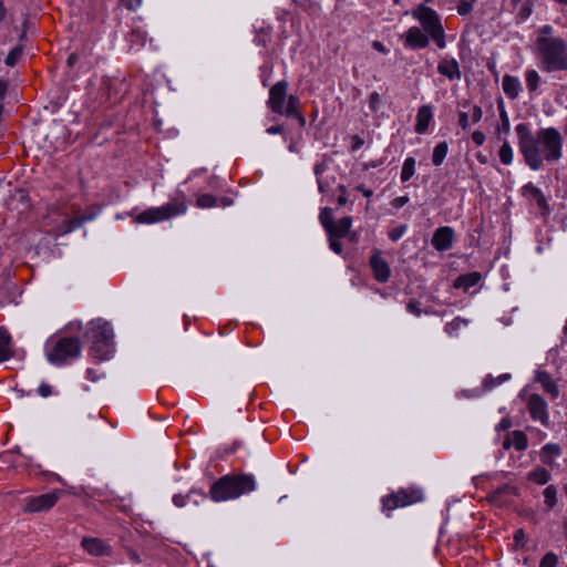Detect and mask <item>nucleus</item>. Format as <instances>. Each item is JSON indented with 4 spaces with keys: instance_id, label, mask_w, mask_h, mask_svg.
I'll return each mask as SVG.
<instances>
[{
    "instance_id": "obj_17",
    "label": "nucleus",
    "mask_w": 567,
    "mask_h": 567,
    "mask_svg": "<svg viewBox=\"0 0 567 567\" xmlns=\"http://www.w3.org/2000/svg\"><path fill=\"white\" fill-rule=\"evenodd\" d=\"M437 72L450 81H458L461 79L460 65L454 58L442 59L437 64Z\"/></svg>"
},
{
    "instance_id": "obj_64",
    "label": "nucleus",
    "mask_w": 567,
    "mask_h": 567,
    "mask_svg": "<svg viewBox=\"0 0 567 567\" xmlns=\"http://www.w3.org/2000/svg\"><path fill=\"white\" fill-rule=\"evenodd\" d=\"M377 166H378V164L374 163V162L373 163H365L364 164V169L374 168Z\"/></svg>"
},
{
    "instance_id": "obj_1",
    "label": "nucleus",
    "mask_w": 567,
    "mask_h": 567,
    "mask_svg": "<svg viewBox=\"0 0 567 567\" xmlns=\"http://www.w3.org/2000/svg\"><path fill=\"white\" fill-rule=\"evenodd\" d=\"M515 132L519 153L532 171H539L544 162H558L563 157L564 138L557 128L545 127L534 134L529 124L519 123Z\"/></svg>"
},
{
    "instance_id": "obj_36",
    "label": "nucleus",
    "mask_w": 567,
    "mask_h": 567,
    "mask_svg": "<svg viewBox=\"0 0 567 567\" xmlns=\"http://www.w3.org/2000/svg\"><path fill=\"white\" fill-rule=\"evenodd\" d=\"M499 120L501 123L497 126L498 133L507 134L511 130V122L504 105L499 106Z\"/></svg>"
},
{
    "instance_id": "obj_47",
    "label": "nucleus",
    "mask_w": 567,
    "mask_h": 567,
    "mask_svg": "<svg viewBox=\"0 0 567 567\" xmlns=\"http://www.w3.org/2000/svg\"><path fill=\"white\" fill-rule=\"evenodd\" d=\"M486 136L482 131H474L472 133V141L475 145L481 146L485 143Z\"/></svg>"
},
{
    "instance_id": "obj_57",
    "label": "nucleus",
    "mask_w": 567,
    "mask_h": 567,
    "mask_svg": "<svg viewBox=\"0 0 567 567\" xmlns=\"http://www.w3.org/2000/svg\"><path fill=\"white\" fill-rule=\"evenodd\" d=\"M372 45H373L374 50H377V51H379L381 53H384V54L388 53V50H386V48L384 47V44L382 42L374 41Z\"/></svg>"
},
{
    "instance_id": "obj_20",
    "label": "nucleus",
    "mask_w": 567,
    "mask_h": 567,
    "mask_svg": "<svg viewBox=\"0 0 567 567\" xmlns=\"http://www.w3.org/2000/svg\"><path fill=\"white\" fill-rule=\"evenodd\" d=\"M527 445V436L522 431H513L508 433L503 442V446L506 450L514 447L516 451H524L526 450Z\"/></svg>"
},
{
    "instance_id": "obj_33",
    "label": "nucleus",
    "mask_w": 567,
    "mask_h": 567,
    "mask_svg": "<svg viewBox=\"0 0 567 567\" xmlns=\"http://www.w3.org/2000/svg\"><path fill=\"white\" fill-rule=\"evenodd\" d=\"M447 151H449V147L445 142L439 143L434 147L433 155H432V162L435 166H440L444 162V159L447 155Z\"/></svg>"
},
{
    "instance_id": "obj_34",
    "label": "nucleus",
    "mask_w": 567,
    "mask_h": 567,
    "mask_svg": "<svg viewBox=\"0 0 567 567\" xmlns=\"http://www.w3.org/2000/svg\"><path fill=\"white\" fill-rule=\"evenodd\" d=\"M525 81H526V86H527L529 93H533L538 87V84L540 82V76L536 70H526Z\"/></svg>"
},
{
    "instance_id": "obj_48",
    "label": "nucleus",
    "mask_w": 567,
    "mask_h": 567,
    "mask_svg": "<svg viewBox=\"0 0 567 567\" xmlns=\"http://www.w3.org/2000/svg\"><path fill=\"white\" fill-rule=\"evenodd\" d=\"M406 310L413 315V316H416V317H420L422 315V310L419 306L417 302L415 301H410L406 306Z\"/></svg>"
},
{
    "instance_id": "obj_59",
    "label": "nucleus",
    "mask_w": 567,
    "mask_h": 567,
    "mask_svg": "<svg viewBox=\"0 0 567 567\" xmlns=\"http://www.w3.org/2000/svg\"><path fill=\"white\" fill-rule=\"evenodd\" d=\"M317 183H318V188H319V192L320 193H324L327 190V188L329 187V184L326 183L323 181V178H318L317 179Z\"/></svg>"
},
{
    "instance_id": "obj_55",
    "label": "nucleus",
    "mask_w": 567,
    "mask_h": 567,
    "mask_svg": "<svg viewBox=\"0 0 567 567\" xmlns=\"http://www.w3.org/2000/svg\"><path fill=\"white\" fill-rule=\"evenodd\" d=\"M471 10H472V4H471V3H467V2L462 3V4H461V6H458V8H457V12H458L461 16H465V14H467Z\"/></svg>"
},
{
    "instance_id": "obj_51",
    "label": "nucleus",
    "mask_w": 567,
    "mask_h": 567,
    "mask_svg": "<svg viewBox=\"0 0 567 567\" xmlns=\"http://www.w3.org/2000/svg\"><path fill=\"white\" fill-rule=\"evenodd\" d=\"M38 393L42 398H48V396H50L52 394V388L49 384H44V383L40 384L39 388H38Z\"/></svg>"
},
{
    "instance_id": "obj_21",
    "label": "nucleus",
    "mask_w": 567,
    "mask_h": 567,
    "mask_svg": "<svg viewBox=\"0 0 567 567\" xmlns=\"http://www.w3.org/2000/svg\"><path fill=\"white\" fill-rule=\"evenodd\" d=\"M433 120V112L432 107L430 105H423L419 109L416 114V124H415V132L419 134H424L430 123Z\"/></svg>"
},
{
    "instance_id": "obj_56",
    "label": "nucleus",
    "mask_w": 567,
    "mask_h": 567,
    "mask_svg": "<svg viewBox=\"0 0 567 567\" xmlns=\"http://www.w3.org/2000/svg\"><path fill=\"white\" fill-rule=\"evenodd\" d=\"M355 189L362 193V195L367 198H370L373 195V192L369 188H365L364 185H358Z\"/></svg>"
},
{
    "instance_id": "obj_60",
    "label": "nucleus",
    "mask_w": 567,
    "mask_h": 567,
    "mask_svg": "<svg viewBox=\"0 0 567 567\" xmlns=\"http://www.w3.org/2000/svg\"><path fill=\"white\" fill-rule=\"evenodd\" d=\"M268 134L270 135H275V134H280L282 132V127L277 125V126H270L267 128L266 131Z\"/></svg>"
},
{
    "instance_id": "obj_32",
    "label": "nucleus",
    "mask_w": 567,
    "mask_h": 567,
    "mask_svg": "<svg viewBox=\"0 0 567 567\" xmlns=\"http://www.w3.org/2000/svg\"><path fill=\"white\" fill-rule=\"evenodd\" d=\"M415 174V158L409 156L404 159L402 171H401V181L403 183L410 181L412 176Z\"/></svg>"
},
{
    "instance_id": "obj_44",
    "label": "nucleus",
    "mask_w": 567,
    "mask_h": 567,
    "mask_svg": "<svg viewBox=\"0 0 567 567\" xmlns=\"http://www.w3.org/2000/svg\"><path fill=\"white\" fill-rule=\"evenodd\" d=\"M380 102H381V99H380L379 93L373 92V93L370 94V96H369V105H370V109L372 111H377L379 109Z\"/></svg>"
},
{
    "instance_id": "obj_15",
    "label": "nucleus",
    "mask_w": 567,
    "mask_h": 567,
    "mask_svg": "<svg viewBox=\"0 0 567 567\" xmlns=\"http://www.w3.org/2000/svg\"><path fill=\"white\" fill-rule=\"evenodd\" d=\"M453 239L454 230L451 227H439L432 237V245L436 250L444 251L452 247Z\"/></svg>"
},
{
    "instance_id": "obj_46",
    "label": "nucleus",
    "mask_w": 567,
    "mask_h": 567,
    "mask_svg": "<svg viewBox=\"0 0 567 567\" xmlns=\"http://www.w3.org/2000/svg\"><path fill=\"white\" fill-rule=\"evenodd\" d=\"M406 226H401L399 228H395L389 233V238L393 241L399 240L405 233Z\"/></svg>"
},
{
    "instance_id": "obj_35",
    "label": "nucleus",
    "mask_w": 567,
    "mask_h": 567,
    "mask_svg": "<svg viewBox=\"0 0 567 567\" xmlns=\"http://www.w3.org/2000/svg\"><path fill=\"white\" fill-rule=\"evenodd\" d=\"M544 502L548 508H553L557 503V488L554 485H549L544 489Z\"/></svg>"
},
{
    "instance_id": "obj_41",
    "label": "nucleus",
    "mask_w": 567,
    "mask_h": 567,
    "mask_svg": "<svg viewBox=\"0 0 567 567\" xmlns=\"http://www.w3.org/2000/svg\"><path fill=\"white\" fill-rule=\"evenodd\" d=\"M194 495H198V492L195 489L190 491L187 495L176 494L173 496V503L177 507H184L188 499Z\"/></svg>"
},
{
    "instance_id": "obj_11",
    "label": "nucleus",
    "mask_w": 567,
    "mask_h": 567,
    "mask_svg": "<svg viewBox=\"0 0 567 567\" xmlns=\"http://www.w3.org/2000/svg\"><path fill=\"white\" fill-rule=\"evenodd\" d=\"M528 412L534 421H538L544 426L549 425L548 405L544 398L538 394H532L527 401Z\"/></svg>"
},
{
    "instance_id": "obj_16",
    "label": "nucleus",
    "mask_w": 567,
    "mask_h": 567,
    "mask_svg": "<svg viewBox=\"0 0 567 567\" xmlns=\"http://www.w3.org/2000/svg\"><path fill=\"white\" fill-rule=\"evenodd\" d=\"M563 450L556 443H547L539 451L540 462L549 467L557 466L556 460L560 457Z\"/></svg>"
},
{
    "instance_id": "obj_26",
    "label": "nucleus",
    "mask_w": 567,
    "mask_h": 567,
    "mask_svg": "<svg viewBox=\"0 0 567 567\" xmlns=\"http://www.w3.org/2000/svg\"><path fill=\"white\" fill-rule=\"evenodd\" d=\"M11 355V336L4 328H0V362L7 361Z\"/></svg>"
},
{
    "instance_id": "obj_31",
    "label": "nucleus",
    "mask_w": 567,
    "mask_h": 567,
    "mask_svg": "<svg viewBox=\"0 0 567 567\" xmlns=\"http://www.w3.org/2000/svg\"><path fill=\"white\" fill-rule=\"evenodd\" d=\"M498 157L502 164L512 165L514 161V151L507 140H505L499 147Z\"/></svg>"
},
{
    "instance_id": "obj_58",
    "label": "nucleus",
    "mask_w": 567,
    "mask_h": 567,
    "mask_svg": "<svg viewBox=\"0 0 567 567\" xmlns=\"http://www.w3.org/2000/svg\"><path fill=\"white\" fill-rule=\"evenodd\" d=\"M511 426V421L508 419H503L498 425L496 426L497 430H507Z\"/></svg>"
},
{
    "instance_id": "obj_62",
    "label": "nucleus",
    "mask_w": 567,
    "mask_h": 567,
    "mask_svg": "<svg viewBox=\"0 0 567 567\" xmlns=\"http://www.w3.org/2000/svg\"><path fill=\"white\" fill-rule=\"evenodd\" d=\"M7 92V84L2 81H0V101L4 97V94Z\"/></svg>"
},
{
    "instance_id": "obj_19",
    "label": "nucleus",
    "mask_w": 567,
    "mask_h": 567,
    "mask_svg": "<svg viewBox=\"0 0 567 567\" xmlns=\"http://www.w3.org/2000/svg\"><path fill=\"white\" fill-rule=\"evenodd\" d=\"M483 111L478 105H473L470 112H458V125L467 130L471 124H476L482 120Z\"/></svg>"
},
{
    "instance_id": "obj_38",
    "label": "nucleus",
    "mask_w": 567,
    "mask_h": 567,
    "mask_svg": "<svg viewBox=\"0 0 567 567\" xmlns=\"http://www.w3.org/2000/svg\"><path fill=\"white\" fill-rule=\"evenodd\" d=\"M466 326V321L461 318H455L451 322L446 323L444 331L450 336H456V331Z\"/></svg>"
},
{
    "instance_id": "obj_8",
    "label": "nucleus",
    "mask_w": 567,
    "mask_h": 567,
    "mask_svg": "<svg viewBox=\"0 0 567 567\" xmlns=\"http://www.w3.org/2000/svg\"><path fill=\"white\" fill-rule=\"evenodd\" d=\"M423 499L421 489L417 488H402L395 494L383 498V509L393 511L398 507H405Z\"/></svg>"
},
{
    "instance_id": "obj_28",
    "label": "nucleus",
    "mask_w": 567,
    "mask_h": 567,
    "mask_svg": "<svg viewBox=\"0 0 567 567\" xmlns=\"http://www.w3.org/2000/svg\"><path fill=\"white\" fill-rule=\"evenodd\" d=\"M96 214H83L79 217L70 218L65 221V228L63 229V234H68L79 229L84 223L91 221L95 218Z\"/></svg>"
},
{
    "instance_id": "obj_10",
    "label": "nucleus",
    "mask_w": 567,
    "mask_h": 567,
    "mask_svg": "<svg viewBox=\"0 0 567 567\" xmlns=\"http://www.w3.org/2000/svg\"><path fill=\"white\" fill-rule=\"evenodd\" d=\"M61 496V492L55 489L38 496H28L23 499V511L27 513L44 512L52 508Z\"/></svg>"
},
{
    "instance_id": "obj_43",
    "label": "nucleus",
    "mask_w": 567,
    "mask_h": 567,
    "mask_svg": "<svg viewBox=\"0 0 567 567\" xmlns=\"http://www.w3.org/2000/svg\"><path fill=\"white\" fill-rule=\"evenodd\" d=\"M341 237H337L334 235H329V245L331 250H333L336 254L342 252V244L340 243Z\"/></svg>"
},
{
    "instance_id": "obj_61",
    "label": "nucleus",
    "mask_w": 567,
    "mask_h": 567,
    "mask_svg": "<svg viewBox=\"0 0 567 567\" xmlns=\"http://www.w3.org/2000/svg\"><path fill=\"white\" fill-rule=\"evenodd\" d=\"M340 190L342 192V195L338 197V204L346 205L348 202L347 197L344 196L346 188L343 186H340Z\"/></svg>"
},
{
    "instance_id": "obj_45",
    "label": "nucleus",
    "mask_w": 567,
    "mask_h": 567,
    "mask_svg": "<svg viewBox=\"0 0 567 567\" xmlns=\"http://www.w3.org/2000/svg\"><path fill=\"white\" fill-rule=\"evenodd\" d=\"M327 168H328L327 161H321L315 165L313 172H315L317 179L322 178L321 175L327 171Z\"/></svg>"
},
{
    "instance_id": "obj_9",
    "label": "nucleus",
    "mask_w": 567,
    "mask_h": 567,
    "mask_svg": "<svg viewBox=\"0 0 567 567\" xmlns=\"http://www.w3.org/2000/svg\"><path fill=\"white\" fill-rule=\"evenodd\" d=\"M186 212L184 203H167L161 207L148 208L144 210V223H158L173 216L182 215Z\"/></svg>"
},
{
    "instance_id": "obj_29",
    "label": "nucleus",
    "mask_w": 567,
    "mask_h": 567,
    "mask_svg": "<svg viewBox=\"0 0 567 567\" xmlns=\"http://www.w3.org/2000/svg\"><path fill=\"white\" fill-rule=\"evenodd\" d=\"M550 473L542 466L535 467L527 474V480L537 485H545L550 481Z\"/></svg>"
},
{
    "instance_id": "obj_3",
    "label": "nucleus",
    "mask_w": 567,
    "mask_h": 567,
    "mask_svg": "<svg viewBox=\"0 0 567 567\" xmlns=\"http://www.w3.org/2000/svg\"><path fill=\"white\" fill-rule=\"evenodd\" d=\"M82 329L81 321H71L62 332L47 340L44 350L51 364L62 367L80 358L82 344L79 337L68 336L66 332H79Z\"/></svg>"
},
{
    "instance_id": "obj_13",
    "label": "nucleus",
    "mask_w": 567,
    "mask_h": 567,
    "mask_svg": "<svg viewBox=\"0 0 567 567\" xmlns=\"http://www.w3.org/2000/svg\"><path fill=\"white\" fill-rule=\"evenodd\" d=\"M81 546L87 554L92 556H110L112 554L111 546L96 537H83L81 540Z\"/></svg>"
},
{
    "instance_id": "obj_53",
    "label": "nucleus",
    "mask_w": 567,
    "mask_h": 567,
    "mask_svg": "<svg viewBox=\"0 0 567 567\" xmlns=\"http://www.w3.org/2000/svg\"><path fill=\"white\" fill-rule=\"evenodd\" d=\"M514 540L517 545H523V543L525 540V533L523 529L515 530Z\"/></svg>"
},
{
    "instance_id": "obj_25",
    "label": "nucleus",
    "mask_w": 567,
    "mask_h": 567,
    "mask_svg": "<svg viewBox=\"0 0 567 567\" xmlns=\"http://www.w3.org/2000/svg\"><path fill=\"white\" fill-rule=\"evenodd\" d=\"M482 279V276L480 272H470L460 276L454 281V287L456 289H463L464 291H468L472 287L476 286Z\"/></svg>"
},
{
    "instance_id": "obj_7",
    "label": "nucleus",
    "mask_w": 567,
    "mask_h": 567,
    "mask_svg": "<svg viewBox=\"0 0 567 567\" xmlns=\"http://www.w3.org/2000/svg\"><path fill=\"white\" fill-rule=\"evenodd\" d=\"M412 17L420 22L422 30L432 39L439 49L446 47L445 31L441 18L435 10L421 4L413 10Z\"/></svg>"
},
{
    "instance_id": "obj_24",
    "label": "nucleus",
    "mask_w": 567,
    "mask_h": 567,
    "mask_svg": "<svg viewBox=\"0 0 567 567\" xmlns=\"http://www.w3.org/2000/svg\"><path fill=\"white\" fill-rule=\"evenodd\" d=\"M197 206L199 208H212V207H216V206H229L231 205V200L226 198V197H221V198H216L214 197L213 195H209V194H203V195H199L197 197Z\"/></svg>"
},
{
    "instance_id": "obj_63",
    "label": "nucleus",
    "mask_w": 567,
    "mask_h": 567,
    "mask_svg": "<svg viewBox=\"0 0 567 567\" xmlns=\"http://www.w3.org/2000/svg\"><path fill=\"white\" fill-rule=\"evenodd\" d=\"M363 141L359 137H354V145L352 146V150H357L362 145Z\"/></svg>"
},
{
    "instance_id": "obj_37",
    "label": "nucleus",
    "mask_w": 567,
    "mask_h": 567,
    "mask_svg": "<svg viewBox=\"0 0 567 567\" xmlns=\"http://www.w3.org/2000/svg\"><path fill=\"white\" fill-rule=\"evenodd\" d=\"M332 218H333V215H332V209L331 208L324 207V208L321 209L320 215H319V219H320V223L323 226V228L327 230V233L329 231V229L333 225Z\"/></svg>"
},
{
    "instance_id": "obj_42",
    "label": "nucleus",
    "mask_w": 567,
    "mask_h": 567,
    "mask_svg": "<svg viewBox=\"0 0 567 567\" xmlns=\"http://www.w3.org/2000/svg\"><path fill=\"white\" fill-rule=\"evenodd\" d=\"M557 555L549 551L545 554V556L542 558L539 563V567H556L557 566Z\"/></svg>"
},
{
    "instance_id": "obj_49",
    "label": "nucleus",
    "mask_w": 567,
    "mask_h": 567,
    "mask_svg": "<svg viewBox=\"0 0 567 567\" xmlns=\"http://www.w3.org/2000/svg\"><path fill=\"white\" fill-rule=\"evenodd\" d=\"M122 4L130 11H136L140 8L141 0H122Z\"/></svg>"
},
{
    "instance_id": "obj_30",
    "label": "nucleus",
    "mask_w": 567,
    "mask_h": 567,
    "mask_svg": "<svg viewBox=\"0 0 567 567\" xmlns=\"http://www.w3.org/2000/svg\"><path fill=\"white\" fill-rule=\"evenodd\" d=\"M538 381L542 383L544 390L550 394L553 399L558 398L559 389L554 379L547 373H540L538 375Z\"/></svg>"
},
{
    "instance_id": "obj_23",
    "label": "nucleus",
    "mask_w": 567,
    "mask_h": 567,
    "mask_svg": "<svg viewBox=\"0 0 567 567\" xmlns=\"http://www.w3.org/2000/svg\"><path fill=\"white\" fill-rule=\"evenodd\" d=\"M502 87L508 99H516L522 91V83L517 76L504 75Z\"/></svg>"
},
{
    "instance_id": "obj_2",
    "label": "nucleus",
    "mask_w": 567,
    "mask_h": 567,
    "mask_svg": "<svg viewBox=\"0 0 567 567\" xmlns=\"http://www.w3.org/2000/svg\"><path fill=\"white\" fill-rule=\"evenodd\" d=\"M533 52L542 71H567V41L556 35L551 25L536 30Z\"/></svg>"
},
{
    "instance_id": "obj_6",
    "label": "nucleus",
    "mask_w": 567,
    "mask_h": 567,
    "mask_svg": "<svg viewBox=\"0 0 567 567\" xmlns=\"http://www.w3.org/2000/svg\"><path fill=\"white\" fill-rule=\"evenodd\" d=\"M288 83L279 81L269 90L267 101L268 107L277 114L297 117L305 123V118L299 112V99L296 95H288Z\"/></svg>"
},
{
    "instance_id": "obj_5",
    "label": "nucleus",
    "mask_w": 567,
    "mask_h": 567,
    "mask_svg": "<svg viewBox=\"0 0 567 567\" xmlns=\"http://www.w3.org/2000/svg\"><path fill=\"white\" fill-rule=\"evenodd\" d=\"M252 474L225 475L216 481L209 489V497L216 503L236 499L256 489Z\"/></svg>"
},
{
    "instance_id": "obj_39",
    "label": "nucleus",
    "mask_w": 567,
    "mask_h": 567,
    "mask_svg": "<svg viewBox=\"0 0 567 567\" xmlns=\"http://www.w3.org/2000/svg\"><path fill=\"white\" fill-rule=\"evenodd\" d=\"M511 379V374L509 373H503L501 375H498L497 378H493V377H487L485 378L484 380V386L486 389H492L505 381H508Z\"/></svg>"
},
{
    "instance_id": "obj_40",
    "label": "nucleus",
    "mask_w": 567,
    "mask_h": 567,
    "mask_svg": "<svg viewBox=\"0 0 567 567\" xmlns=\"http://www.w3.org/2000/svg\"><path fill=\"white\" fill-rule=\"evenodd\" d=\"M21 54H22V49L21 47H16L13 48L7 55L6 58V64L8 66H14L19 59L21 58Z\"/></svg>"
},
{
    "instance_id": "obj_12",
    "label": "nucleus",
    "mask_w": 567,
    "mask_h": 567,
    "mask_svg": "<svg viewBox=\"0 0 567 567\" xmlns=\"http://www.w3.org/2000/svg\"><path fill=\"white\" fill-rule=\"evenodd\" d=\"M370 267L373 277L379 282H386L391 276V269L388 261L381 256V252H375L370 258Z\"/></svg>"
},
{
    "instance_id": "obj_14",
    "label": "nucleus",
    "mask_w": 567,
    "mask_h": 567,
    "mask_svg": "<svg viewBox=\"0 0 567 567\" xmlns=\"http://www.w3.org/2000/svg\"><path fill=\"white\" fill-rule=\"evenodd\" d=\"M430 37L419 27H411L405 33V47L414 50L429 45Z\"/></svg>"
},
{
    "instance_id": "obj_27",
    "label": "nucleus",
    "mask_w": 567,
    "mask_h": 567,
    "mask_svg": "<svg viewBox=\"0 0 567 567\" xmlns=\"http://www.w3.org/2000/svg\"><path fill=\"white\" fill-rule=\"evenodd\" d=\"M352 226L351 217H343L338 220V223H333L332 227L329 229L328 235H334L337 237H346Z\"/></svg>"
},
{
    "instance_id": "obj_52",
    "label": "nucleus",
    "mask_w": 567,
    "mask_h": 567,
    "mask_svg": "<svg viewBox=\"0 0 567 567\" xmlns=\"http://www.w3.org/2000/svg\"><path fill=\"white\" fill-rule=\"evenodd\" d=\"M409 203V197L408 196H399V197H395L393 200H392V206L394 208H401L403 207L405 204Z\"/></svg>"
},
{
    "instance_id": "obj_54",
    "label": "nucleus",
    "mask_w": 567,
    "mask_h": 567,
    "mask_svg": "<svg viewBox=\"0 0 567 567\" xmlns=\"http://www.w3.org/2000/svg\"><path fill=\"white\" fill-rule=\"evenodd\" d=\"M126 215L132 217L133 224L138 225L140 223H142V213L133 210V213H127Z\"/></svg>"
},
{
    "instance_id": "obj_18",
    "label": "nucleus",
    "mask_w": 567,
    "mask_h": 567,
    "mask_svg": "<svg viewBox=\"0 0 567 567\" xmlns=\"http://www.w3.org/2000/svg\"><path fill=\"white\" fill-rule=\"evenodd\" d=\"M522 194L528 200L536 202L537 206L545 213L548 210L547 202L542 190L536 187L533 183H527L522 187Z\"/></svg>"
},
{
    "instance_id": "obj_22",
    "label": "nucleus",
    "mask_w": 567,
    "mask_h": 567,
    "mask_svg": "<svg viewBox=\"0 0 567 567\" xmlns=\"http://www.w3.org/2000/svg\"><path fill=\"white\" fill-rule=\"evenodd\" d=\"M519 489L511 484H504L496 488L489 496L491 501L497 505H504L507 503V499L504 496H518Z\"/></svg>"
},
{
    "instance_id": "obj_50",
    "label": "nucleus",
    "mask_w": 567,
    "mask_h": 567,
    "mask_svg": "<svg viewBox=\"0 0 567 567\" xmlns=\"http://www.w3.org/2000/svg\"><path fill=\"white\" fill-rule=\"evenodd\" d=\"M85 373H86V379H89L92 382H96L102 378V374L99 373L97 370L92 369V368L86 369Z\"/></svg>"
},
{
    "instance_id": "obj_4",
    "label": "nucleus",
    "mask_w": 567,
    "mask_h": 567,
    "mask_svg": "<svg viewBox=\"0 0 567 567\" xmlns=\"http://www.w3.org/2000/svg\"><path fill=\"white\" fill-rule=\"evenodd\" d=\"M85 340L90 343V354L100 361H106L115 353L114 330L112 324L96 318L84 328Z\"/></svg>"
}]
</instances>
